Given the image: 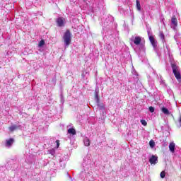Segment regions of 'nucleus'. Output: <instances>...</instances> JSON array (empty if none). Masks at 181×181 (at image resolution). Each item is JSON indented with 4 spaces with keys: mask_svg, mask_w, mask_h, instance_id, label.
I'll return each mask as SVG.
<instances>
[{
    "mask_svg": "<svg viewBox=\"0 0 181 181\" xmlns=\"http://www.w3.org/2000/svg\"><path fill=\"white\" fill-rule=\"evenodd\" d=\"M130 41L132 42V43H134L135 46H140L141 49L144 48V45L141 43V42H142V38L141 37L137 35H133L130 38Z\"/></svg>",
    "mask_w": 181,
    "mask_h": 181,
    "instance_id": "f257e3e1",
    "label": "nucleus"
},
{
    "mask_svg": "<svg viewBox=\"0 0 181 181\" xmlns=\"http://www.w3.org/2000/svg\"><path fill=\"white\" fill-rule=\"evenodd\" d=\"M64 45L66 47L69 46L71 43V34L70 31L66 30L63 37Z\"/></svg>",
    "mask_w": 181,
    "mask_h": 181,
    "instance_id": "f03ea898",
    "label": "nucleus"
},
{
    "mask_svg": "<svg viewBox=\"0 0 181 181\" xmlns=\"http://www.w3.org/2000/svg\"><path fill=\"white\" fill-rule=\"evenodd\" d=\"M84 170H86V169L88 168H91V155L88 154L84 158H83V162L82 163Z\"/></svg>",
    "mask_w": 181,
    "mask_h": 181,
    "instance_id": "7ed1b4c3",
    "label": "nucleus"
},
{
    "mask_svg": "<svg viewBox=\"0 0 181 181\" xmlns=\"http://www.w3.org/2000/svg\"><path fill=\"white\" fill-rule=\"evenodd\" d=\"M172 69L174 74V76L176 77L177 80L180 81V71H179V67L175 64H172Z\"/></svg>",
    "mask_w": 181,
    "mask_h": 181,
    "instance_id": "20e7f679",
    "label": "nucleus"
},
{
    "mask_svg": "<svg viewBox=\"0 0 181 181\" xmlns=\"http://www.w3.org/2000/svg\"><path fill=\"white\" fill-rule=\"evenodd\" d=\"M56 22H57V26H59V28H62L64 26V25H66V18L63 17H59L57 19Z\"/></svg>",
    "mask_w": 181,
    "mask_h": 181,
    "instance_id": "39448f33",
    "label": "nucleus"
},
{
    "mask_svg": "<svg viewBox=\"0 0 181 181\" xmlns=\"http://www.w3.org/2000/svg\"><path fill=\"white\" fill-rule=\"evenodd\" d=\"M148 39L153 46V47H156L158 42H156V40H155V38H153V36L151 35V33L149 31H148Z\"/></svg>",
    "mask_w": 181,
    "mask_h": 181,
    "instance_id": "423d86ee",
    "label": "nucleus"
},
{
    "mask_svg": "<svg viewBox=\"0 0 181 181\" xmlns=\"http://www.w3.org/2000/svg\"><path fill=\"white\" fill-rule=\"evenodd\" d=\"M149 162L151 165H156V163H158V156L153 155L150 156Z\"/></svg>",
    "mask_w": 181,
    "mask_h": 181,
    "instance_id": "0eeeda50",
    "label": "nucleus"
},
{
    "mask_svg": "<svg viewBox=\"0 0 181 181\" xmlns=\"http://www.w3.org/2000/svg\"><path fill=\"white\" fill-rule=\"evenodd\" d=\"M168 148L171 153H175V149H176V144H175V142H170Z\"/></svg>",
    "mask_w": 181,
    "mask_h": 181,
    "instance_id": "6e6552de",
    "label": "nucleus"
},
{
    "mask_svg": "<svg viewBox=\"0 0 181 181\" xmlns=\"http://www.w3.org/2000/svg\"><path fill=\"white\" fill-rule=\"evenodd\" d=\"M13 142H14L13 139H8L6 140V144H5L6 148H11L13 144Z\"/></svg>",
    "mask_w": 181,
    "mask_h": 181,
    "instance_id": "1a4fd4ad",
    "label": "nucleus"
},
{
    "mask_svg": "<svg viewBox=\"0 0 181 181\" xmlns=\"http://www.w3.org/2000/svg\"><path fill=\"white\" fill-rule=\"evenodd\" d=\"M99 90L98 88H96L95 89V99L96 100V103L98 104L100 103V98H98V93H99Z\"/></svg>",
    "mask_w": 181,
    "mask_h": 181,
    "instance_id": "9d476101",
    "label": "nucleus"
},
{
    "mask_svg": "<svg viewBox=\"0 0 181 181\" xmlns=\"http://www.w3.org/2000/svg\"><path fill=\"white\" fill-rule=\"evenodd\" d=\"M68 134H69V135H76L77 132L74 128H69L68 129Z\"/></svg>",
    "mask_w": 181,
    "mask_h": 181,
    "instance_id": "9b49d317",
    "label": "nucleus"
},
{
    "mask_svg": "<svg viewBox=\"0 0 181 181\" xmlns=\"http://www.w3.org/2000/svg\"><path fill=\"white\" fill-rule=\"evenodd\" d=\"M161 111H162L163 113L165 114V115H170V112L166 107H162Z\"/></svg>",
    "mask_w": 181,
    "mask_h": 181,
    "instance_id": "f8f14e48",
    "label": "nucleus"
},
{
    "mask_svg": "<svg viewBox=\"0 0 181 181\" xmlns=\"http://www.w3.org/2000/svg\"><path fill=\"white\" fill-rule=\"evenodd\" d=\"M171 23L175 26L173 29H175L176 26H177V19H176L175 17H173L171 19Z\"/></svg>",
    "mask_w": 181,
    "mask_h": 181,
    "instance_id": "ddd939ff",
    "label": "nucleus"
},
{
    "mask_svg": "<svg viewBox=\"0 0 181 181\" xmlns=\"http://www.w3.org/2000/svg\"><path fill=\"white\" fill-rule=\"evenodd\" d=\"M83 144L85 146H90V139L85 137L83 139Z\"/></svg>",
    "mask_w": 181,
    "mask_h": 181,
    "instance_id": "4468645a",
    "label": "nucleus"
},
{
    "mask_svg": "<svg viewBox=\"0 0 181 181\" xmlns=\"http://www.w3.org/2000/svg\"><path fill=\"white\" fill-rule=\"evenodd\" d=\"M177 127H178V128H180L181 127V115L179 117L177 121L175 122Z\"/></svg>",
    "mask_w": 181,
    "mask_h": 181,
    "instance_id": "2eb2a0df",
    "label": "nucleus"
},
{
    "mask_svg": "<svg viewBox=\"0 0 181 181\" xmlns=\"http://www.w3.org/2000/svg\"><path fill=\"white\" fill-rule=\"evenodd\" d=\"M159 37L163 42H165V35H163V32L162 31L160 32Z\"/></svg>",
    "mask_w": 181,
    "mask_h": 181,
    "instance_id": "dca6fc26",
    "label": "nucleus"
},
{
    "mask_svg": "<svg viewBox=\"0 0 181 181\" xmlns=\"http://www.w3.org/2000/svg\"><path fill=\"white\" fill-rule=\"evenodd\" d=\"M136 9H137V11H141V3H139V0H136Z\"/></svg>",
    "mask_w": 181,
    "mask_h": 181,
    "instance_id": "f3484780",
    "label": "nucleus"
},
{
    "mask_svg": "<svg viewBox=\"0 0 181 181\" xmlns=\"http://www.w3.org/2000/svg\"><path fill=\"white\" fill-rule=\"evenodd\" d=\"M43 46H45V40H42L38 44V47H43Z\"/></svg>",
    "mask_w": 181,
    "mask_h": 181,
    "instance_id": "a211bd4d",
    "label": "nucleus"
},
{
    "mask_svg": "<svg viewBox=\"0 0 181 181\" xmlns=\"http://www.w3.org/2000/svg\"><path fill=\"white\" fill-rule=\"evenodd\" d=\"M149 145L151 148H155V141L153 140H151L149 141Z\"/></svg>",
    "mask_w": 181,
    "mask_h": 181,
    "instance_id": "6ab92c4d",
    "label": "nucleus"
},
{
    "mask_svg": "<svg viewBox=\"0 0 181 181\" xmlns=\"http://www.w3.org/2000/svg\"><path fill=\"white\" fill-rule=\"evenodd\" d=\"M161 179H165V176H166V173L165 171H162L160 174Z\"/></svg>",
    "mask_w": 181,
    "mask_h": 181,
    "instance_id": "aec40b11",
    "label": "nucleus"
},
{
    "mask_svg": "<svg viewBox=\"0 0 181 181\" xmlns=\"http://www.w3.org/2000/svg\"><path fill=\"white\" fill-rule=\"evenodd\" d=\"M141 124L142 125H144V127H146V125H147V122H146V120H144V119H142V120H141Z\"/></svg>",
    "mask_w": 181,
    "mask_h": 181,
    "instance_id": "412c9836",
    "label": "nucleus"
},
{
    "mask_svg": "<svg viewBox=\"0 0 181 181\" xmlns=\"http://www.w3.org/2000/svg\"><path fill=\"white\" fill-rule=\"evenodd\" d=\"M148 110H149L150 112H155V108L152 106L149 107Z\"/></svg>",
    "mask_w": 181,
    "mask_h": 181,
    "instance_id": "4be33fe9",
    "label": "nucleus"
},
{
    "mask_svg": "<svg viewBox=\"0 0 181 181\" xmlns=\"http://www.w3.org/2000/svg\"><path fill=\"white\" fill-rule=\"evenodd\" d=\"M10 131H15V129H16V126L13 125V126H11L9 127Z\"/></svg>",
    "mask_w": 181,
    "mask_h": 181,
    "instance_id": "5701e85b",
    "label": "nucleus"
},
{
    "mask_svg": "<svg viewBox=\"0 0 181 181\" xmlns=\"http://www.w3.org/2000/svg\"><path fill=\"white\" fill-rule=\"evenodd\" d=\"M50 153H51V155L53 156V155H54V150H52Z\"/></svg>",
    "mask_w": 181,
    "mask_h": 181,
    "instance_id": "b1692460",
    "label": "nucleus"
},
{
    "mask_svg": "<svg viewBox=\"0 0 181 181\" xmlns=\"http://www.w3.org/2000/svg\"><path fill=\"white\" fill-rule=\"evenodd\" d=\"M134 49L136 52H138V49H136V47H134Z\"/></svg>",
    "mask_w": 181,
    "mask_h": 181,
    "instance_id": "393cba45",
    "label": "nucleus"
}]
</instances>
